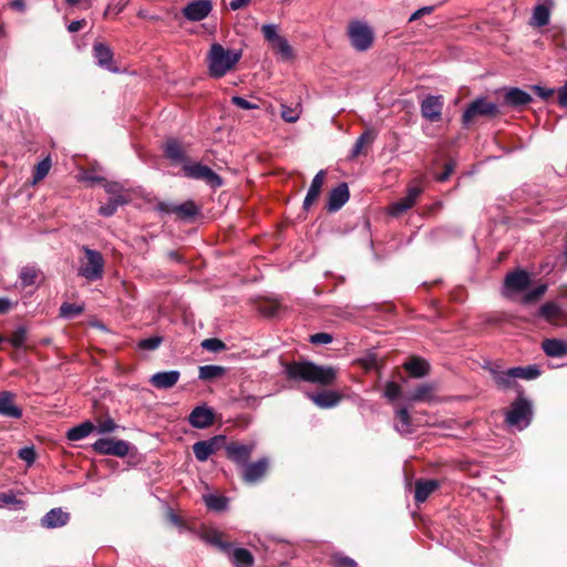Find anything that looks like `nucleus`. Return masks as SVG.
I'll use <instances>...</instances> for the list:
<instances>
[{
	"instance_id": "1",
	"label": "nucleus",
	"mask_w": 567,
	"mask_h": 567,
	"mask_svg": "<svg viewBox=\"0 0 567 567\" xmlns=\"http://www.w3.org/2000/svg\"><path fill=\"white\" fill-rule=\"evenodd\" d=\"M288 379L305 381L320 385H330L337 378V370L332 367L318 365L310 361H300L285 364Z\"/></svg>"
},
{
	"instance_id": "2",
	"label": "nucleus",
	"mask_w": 567,
	"mask_h": 567,
	"mask_svg": "<svg viewBox=\"0 0 567 567\" xmlns=\"http://www.w3.org/2000/svg\"><path fill=\"white\" fill-rule=\"evenodd\" d=\"M243 56L240 49H227L220 43H213L206 55L208 75L220 79L233 71Z\"/></svg>"
},
{
	"instance_id": "3",
	"label": "nucleus",
	"mask_w": 567,
	"mask_h": 567,
	"mask_svg": "<svg viewBox=\"0 0 567 567\" xmlns=\"http://www.w3.org/2000/svg\"><path fill=\"white\" fill-rule=\"evenodd\" d=\"M533 415L534 411L530 400L519 392L518 398L509 405L505 414V423L512 429L523 431L532 423Z\"/></svg>"
},
{
	"instance_id": "4",
	"label": "nucleus",
	"mask_w": 567,
	"mask_h": 567,
	"mask_svg": "<svg viewBox=\"0 0 567 567\" xmlns=\"http://www.w3.org/2000/svg\"><path fill=\"white\" fill-rule=\"evenodd\" d=\"M83 256L79 258L78 276L89 281L100 280L104 275V258L97 250L82 246Z\"/></svg>"
},
{
	"instance_id": "5",
	"label": "nucleus",
	"mask_w": 567,
	"mask_h": 567,
	"mask_svg": "<svg viewBox=\"0 0 567 567\" xmlns=\"http://www.w3.org/2000/svg\"><path fill=\"white\" fill-rule=\"evenodd\" d=\"M261 33L280 60L291 61L295 59V51L292 47L285 37L279 34V28L277 24H264L261 27Z\"/></svg>"
},
{
	"instance_id": "6",
	"label": "nucleus",
	"mask_w": 567,
	"mask_h": 567,
	"mask_svg": "<svg viewBox=\"0 0 567 567\" xmlns=\"http://www.w3.org/2000/svg\"><path fill=\"white\" fill-rule=\"evenodd\" d=\"M348 37L351 45L359 52L368 51L374 42L373 29L363 21H351L348 25Z\"/></svg>"
},
{
	"instance_id": "7",
	"label": "nucleus",
	"mask_w": 567,
	"mask_h": 567,
	"mask_svg": "<svg viewBox=\"0 0 567 567\" xmlns=\"http://www.w3.org/2000/svg\"><path fill=\"white\" fill-rule=\"evenodd\" d=\"M497 113L498 107L495 103L488 102L484 97H478L466 107L462 122L465 126H468L478 117H494Z\"/></svg>"
},
{
	"instance_id": "8",
	"label": "nucleus",
	"mask_w": 567,
	"mask_h": 567,
	"mask_svg": "<svg viewBox=\"0 0 567 567\" xmlns=\"http://www.w3.org/2000/svg\"><path fill=\"white\" fill-rule=\"evenodd\" d=\"M183 172L186 177L205 181L213 188H218L223 185V178L210 167L200 163L187 162L183 165Z\"/></svg>"
},
{
	"instance_id": "9",
	"label": "nucleus",
	"mask_w": 567,
	"mask_h": 567,
	"mask_svg": "<svg viewBox=\"0 0 567 567\" xmlns=\"http://www.w3.org/2000/svg\"><path fill=\"white\" fill-rule=\"evenodd\" d=\"M530 285V276L526 270L517 269L506 275L503 295L512 298L516 293L524 292Z\"/></svg>"
},
{
	"instance_id": "10",
	"label": "nucleus",
	"mask_w": 567,
	"mask_h": 567,
	"mask_svg": "<svg viewBox=\"0 0 567 567\" xmlns=\"http://www.w3.org/2000/svg\"><path fill=\"white\" fill-rule=\"evenodd\" d=\"M484 368L489 371L498 389L509 390L516 388V380L518 379L517 372H520L519 368L514 367L508 370H502L498 365L491 363H488Z\"/></svg>"
},
{
	"instance_id": "11",
	"label": "nucleus",
	"mask_w": 567,
	"mask_h": 567,
	"mask_svg": "<svg viewBox=\"0 0 567 567\" xmlns=\"http://www.w3.org/2000/svg\"><path fill=\"white\" fill-rule=\"evenodd\" d=\"M93 450L102 455H114L124 457L130 452V444L123 440H116L113 437L99 439L93 443Z\"/></svg>"
},
{
	"instance_id": "12",
	"label": "nucleus",
	"mask_w": 567,
	"mask_h": 567,
	"mask_svg": "<svg viewBox=\"0 0 567 567\" xmlns=\"http://www.w3.org/2000/svg\"><path fill=\"white\" fill-rule=\"evenodd\" d=\"M443 105L442 95H427L421 101V114L429 122H439L442 118Z\"/></svg>"
},
{
	"instance_id": "13",
	"label": "nucleus",
	"mask_w": 567,
	"mask_h": 567,
	"mask_svg": "<svg viewBox=\"0 0 567 567\" xmlns=\"http://www.w3.org/2000/svg\"><path fill=\"white\" fill-rule=\"evenodd\" d=\"M212 10L210 0H194L182 9V13L188 21L197 22L204 20Z\"/></svg>"
},
{
	"instance_id": "14",
	"label": "nucleus",
	"mask_w": 567,
	"mask_h": 567,
	"mask_svg": "<svg viewBox=\"0 0 567 567\" xmlns=\"http://www.w3.org/2000/svg\"><path fill=\"white\" fill-rule=\"evenodd\" d=\"M254 449H255L254 443H251V444L229 443V444H226V446H225L227 457L240 466L246 465Z\"/></svg>"
},
{
	"instance_id": "15",
	"label": "nucleus",
	"mask_w": 567,
	"mask_h": 567,
	"mask_svg": "<svg viewBox=\"0 0 567 567\" xmlns=\"http://www.w3.org/2000/svg\"><path fill=\"white\" fill-rule=\"evenodd\" d=\"M214 410L206 405L196 406L188 416L189 424L195 429L209 427L214 423Z\"/></svg>"
},
{
	"instance_id": "16",
	"label": "nucleus",
	"mask_w": 567,
	"mask_h": 567,
	"mask_svg": "<svg viewBox=\"0 0 567 567\" xmlns=\"http://www.w3.org/2000/svg\"><path fill=\"white\" fill-rule=\"evenodd\" d=\"M269 461L267 457L259 458L254 463H246L244 465L243 478L247 483H255L259 481L267 472Z\"/></svg>"
},
{
	"instance_id": "17",
	"label": "nucleus",
	"mask_w": 567,
	"mask_h": 567,
	"mask_svg": "<svg viewBox=\"0 0 567 567\" xmlns=\"http://www.w3.org/2000/svg\"><path fill=\"white\" fill-rule=\"evenodd\" d=\"M181 373L177 370L162 371L150 378V383L158 390L173 388L179 380Z\"/></svg>"
},
{
	"instance_id": "18",
	"label": "nucleus",
	"mask_w": 567,
	"mask_h": 567,
	"mask_svg": "<svg viewBox=\"0 0 567 567\" xmlns=\"http://www.w3.org/2000/svg\"><path fill=\"white\" fill-rule=\"evenodd\" d=\"M349 196V188L346 183H341L332 188L327 203L328 212L333 213L339 210L348 202Z\"/></svg>"
},
{
	"instance_id": "19",
	"label": "nucleus",
	"mask_w": 567,
	"mask_h": 567,
	"mask_svg": "<svg viewBox=\"0 0 567 567\" xmlns=\"http://www.w3.org/2000/svg\"><path fill=\"white\" fill-rule=\"evenodd\" d=\"M93 55L99 66L111 72H117V68L113 66V52L109 45L104 43H94Z\"/></svg>"
},
{
	"instance_id": "20",
	"label": "nucleus",
	"mask_w": 567,
	"mask_h": 567,
	"mask_svg": "<svg viewBox=\"0 0 567 567\" xmlns=\"http://www.w3.org/2000/svg\"><path fill=\"white\" fill-rule=\"evenodd\" d=\"M326 172L320 169L311 181L310 187L307 192V195L303 199L302 207L305 210H308L319 198L321 188L323 185Z\"/></svg>"
},
{
	"instance_id": "21",
	"label": "nucleus",
	"mask_w": 567,
	"mask_h": 567,
	"mask_svg": "<svg viewBox=\"0 0 567 567\" xmlns=\"http://www.w3.org/2000/svg\"><path fill=\"white\" fill-rule=\"evenodd\" d=\"M70 514L62 508L56 507L49 511L42 518L41 525L45 528L52 529L62 527L68 524Z\"/></svg>"
},
{
	"instance_id": "22",
	"label": "nucleus",
	"mask_w": 567,
	"mask_h": 567,
	"mask_svg": "<svg viewBox=\"0 0 567 567\" xmlns=\"http://www.w3.org/2000/svg\"><path fill=\"white\" fill-rule=\"evenodd\" d=\"M14 395L9 391L0 392V415L20 419L22 410L13 403Z\"/></svg>"
},
{
	"instance_id": "23",
	"label": "nucleus",
	"mask_w": 567,
	"mask_h": 567,
	"mask_svg": "<svg viewBox=\"0 0 567 567\" xmlns=\"http://www.w3.org/2000/svg\"><path fill=\"white\" fill-rule=\"evenodd\" d=\"M532 96L529 93L518 89L511 87L506 91L504 95V103L512 107H522L532 102Z\"/></svg>"
},
{
	"instance_id": "24",
	"label": "nucleus",
	"mask_w": 567,
	"mask_h": 567,
	"mask_svg": "<svg viewBox=\"0 0 567 567\" xmlns=\"http://www.w3.org/2000/svg\"><path fill=\"white\" fill-rule=\"evenodd\" d=\"M310 400L321 409H330L336 405L341 400V395L333 391H321L318 393H309Z\"/></svg>"
},
{
	"instance_id": "25",
	"label": "nucleus",
	"mask_w": 567,
	"mask_h": 567,
	"mask_svg": "<svg viewBox=\"0 0 567 567\" xmlns=\"http://www.w3.org/2000/svg\"><path fill=\"white\" fill-rule=\"evenodd\" d=\"M440 487L437 480H417L415 482L414 499L416 503H423L427 497Z\"/></svg>"
},
{
	"instance_id": "26",
	"label": "nucleus",
	"mask_w": 567,
	"mask_h": 567,
	"mask_svg": "<svg viewBox=\"0 0 567 567\" xmlns=\"http://www.w3.org/2000/svg\"><path fill=\"white\" fill-rule=\"evenodd\" d=\"M226 555L235 567H251L254 564V556L245 548H234L230 545V550L226 551Z\"/></svg>"
},
{
	"instance_id": "27",
	"label": "nucleus",
	"mask_w": 567,
	"mask_h": 567,
	"mask_svg": "<svg viewBox=\"0 0 567 567\" xmlns=\"http://www.w3.org/2000/svg\"><path fill=\"white\" fill-rule=\"evenodd\" d=\"M165 156L173 163L185 164L188 162L184 148L176 140H169L164 147Z\"/></svg>"
},
{
	"instance_id": "28",
	"label": "nucleus",
	"mask_w": 567,
	"mask_h": 567,
	"mask_svg": "<svg viewBox=\"0 0 567 567\" xmlns=\"http://www.w3.org/2000/svg\"><path fill=\"white\" fill-rule=\"evenodd\" d=\"M543 351L551 358H560L567 354V341L560 339H545L542 343Z\"/></svg>"
},
{
	"instance_id": "29",
	"label": "nucleus",
	"mask_w": 567,
	"mask_h": 567,
	"mask_svg": "<svg viewBox=\"0 0 567 567\" xmlns=\"http://www.w3.org/2000/svg\"><path fill=\"white\" fill-rule=\"evenodd\" d=\"M395 417V431L403 435L411 434L413 432L412 419L406 408H400L399 410H396Z\"/></svg>"
},
{
	"instance_id": "30",
	"label": "nucleus",
	"mask_w": 567,
	"mask_h": 567,
	"mask_svg": "<svg viewBox=\"0 0 567 567\" xmlns=\"http://www.w3.org/2000/svg\"><path fill=\"white\" fill-rule=\"evenodd\" d=\"M94 430L95 425L90 421H85L76 426L69 429L66 432V437L70 441H80L89 436Z\"/></svg>"
},
{
	"instance_id": "31",
	"label": "nucleus",
	"mask_w": 567,
	"mask_h": 567,
	"mask_svg": "<svg viewBox=\"0 0 567 567\" xmlns=\"http://www.w3.org/2000/svg\"><path fill=\"white\" fill-rule=\"evenodd\" d=\"M404 369L414 378L424 377L429 372V364L425 360L415 358L404 363Z\"/></svg>"
},
{
	"instance_id": "32",
	"label": "nucleus",
	"mask_w": 567,
	"mask_h": 567,
	"mask_svg": "<svg viewBox=\"0 0 567 567\" xmlns=\"http://www.w3.org/2000/svg\"><path fill=\"white\" fill-rule=\"evenodd\" d=\"M204 540L207 544H210L217 547L219 550L226 554V551L230 550V543L224 542L221 538V534L218 530H208L203 535Z\"/></svg>"
},
{
	"instance_id": "33",
	"label": "nucleus",
	"mask_w": 567,
	"mask_h": 567,
	"mask_svg": "<svg viewBox=\"0 0 567 567\" xmlns=\"http://www.w3.org/2000/svg\"><path fill=\"white\" fill-rule=\"evenodd\" d=\"M127 200L123 195H118L109 199V202L99 208V214L104 217H111L115 214L118 206L126 204Z\"/></svg>"
},
{
	"instance_id": "34",
	"label": "nucleus",
	"mask_w": 567,
	"mask_h": 567,
	"mask_svg": "<svg viewBox=\"0 0 567 567\" xmlns=\"http://www.w3.org/2000/svg\"><path fill=\"white\" fill-rule=\"evenodd\" d=\"M550 11L545 4H537L532 16V24L535 27H545L549 23Z\"/></svg>"
},
{
	"instance_id": "35",
	"label": "nucleus",
	"mask_w": 567,
	"mask_h": 567,
	"mask_svg": "<svg viewBox=\"0 0 567 567\" xmlns=\"http://www.w3.org/2000/svg\"><path fill=\"white\" fill-rule=\"evenodd\" d=\"M175 209L181 219H190L199 214V207L193 200L178 204Z\"/></svg>"
},
{
	"instance_id": "36",
	"label": "nucleus",
	"mask_w": 567,
	"mask_h": 567,
	"mask_svg": "<svg viewBox=\"0 0 567 567\" xmlns=\"http://www.w3.org/2000/svg\"><path fill=\"white\" fill-rule=\"evenodd\" d=\"M205 505L215 512H221L227 508L228 498L221 495L207 494L203 496Z\"/></svg>"
},
{
	"instance_id": "37",
	"label": "nucleus",
	"mask_w": 567,
	"mask_h": 567,
	"mask_svg": "<svg viewBox=\"0 0 567 567\" xmlns=\"http://www.w3.org/2000/svg\"><path fill=\"white\" fill-rule=\"evenodd\" d=\"M224 373H225V368H223L220 365H214V364L202 365V367H199L198 378L202 380H212V379L220 378L221 375H224Z\"/></svg>"
},
{
	"instance_id": "38",
	"label": "nucleus",
	"mask_w": 567,
	"mask_h": 567,
	"mask_svg": "<svg viewBox=\"0 0 567 567\" xmlns=\"http://www.w3.org/2000/svg\"><path fill=\"white\" fill-rule=\"evenodd\" d=\"M374 141V134L371 131L363 132L355 141L351 150V158L358 157L362 153V148L365 144H371Z\"/></svg>"
},
{
	"instance_id": "39",
	"label": "nucleus",
	"mask_w": 567,
	"mask_h": 567,
	"mask_svg": "<svg viewBox=\"0 0 567 567\" xmlns=\"http://www.w3.org/2000/svg\"><path fill=\"white\" fill-rule=\"evenodd\" d=\"M538 313L546 320H553L560 316L561 308L558 306V303L548 301L540 306Z\"/></svg>"
},
{
	"instance_id": "40",
	"label": "nucleus",
	"mask_w": 567,
	"mask_h": 567,
	"mask_svg": "<svg viewBox=\"0 0 567 567\" xmlns=\"http://www.w3.org/2000/svg\"><path fill=\"white\" fill-rule=\"evenodd\" d=\"M415 203L411 200L408 196H404L403 198H400L395 203H393L390 207V214L393 216H399L403 214L404 212L409 210L413 207Z\"/></svg>"
},
{
	"instance_id": "41",
	"label": "nucleus",
	"mask_w": 567,
	"mask_h": 567,
	"mask_svg": "<svg viewBox=\"0 0 567 567\" xmlns=\"http://www.w3.org/2000/svg\"><path fill=\"white\" fill-rule=\"evenodd\" d=\"M19 278L21 280L22 286H32L38 278V270L34 267L25 266L21 268L19 272Z\"/></svg>"
},
{
	"instance_id": "42",
	"label": "nucleus",
	"mask_w": 567,
	"mask_h": 567,
	"mask_svg": "<svg viewBox=\"0 0 567 567\" xmlns=\"http://www.w3.org/2000/svg\"><path fill=\"white\" fill-rule=\"evenodd\" d=\"M83 306L76 303L64 302L60 307V317L71 319L83 312Z\"/></svg>"
},
{
	"instance_id": "43",
	"label": "nucleus",
	"mask_w": 567,
	"mask_h": 567,
	"mask_svg": "<svg viewBox=\"0 0 567 567\" xmlns=\"http://www.w3.org/2000/svg\"><path fill=\"white\" fill-rule=\"evenodd\" d=\"M50 168V157H45L44 159L39 162L33 173V184H37L38 182L42 181L49 174Z\"/></svg>"
},
{
	"instance_id": "44",
	"label": "nucleus",
	"mask_w": 567,
	"mask_h": 567,
	"mask_svg": "<svg viewBox=\"0 0 567 567\" xmlns=\"http://www.w3.org/2000/svg\"><path fill=\"white\" fill-rule=\"evenodd\" d=\"M433 388L429 384H421L411 393L410 400L413 402L426 401L431 396Z\"/></svg>"
},
{
	"instance_id": "45",
	"label": "nucleus",
	"mask_w": 567,
	"mask_h": 567,
	"mask_svg": "<svg viewBox=\"0 0 567 567\" xmlns=\"http://www.w3.org/2000/svg\"><path fill=\"white\" fill-rule=\"evenodd\" d=\"M547 290V285H538L537 287L533 288L528 292H526L522 299L523 303H533L537 301L540 297L545 295Z\"/></svg>"
},
{
	"instance_id": "46",
	"label": "nucleus",
	"mask_w": 567,
	"mask_h": 567,
	"mask_svg": "<svg viewBox=\"0 0 567 567\" xmlns=\"http://www.w3.org/2000/svg\"><path fill=\"white\" fill-rule=\"evenodd\" d=\"M193 452H194L195 457L199 462H205L208 460V457L210 455H213V452L208 449L206 443H204L203 441H198V442L194 443Z\"/></svg>"
},
{
	"instance_id": "47",
	"label": "nucleus",
	"mask_w": 567,
	"mask_h": 567,
	"mask_svg": "<svg viewBox=\"0 0 567 567\" xmlns=\"http://www.w3.org/2000/svg\"><path fill=\"white\" fill-rule=\"evenodd\" d=\"M301 110L299 106L290 107L288 105H281V117L288 123H295L299 120Z\"/></svg>"
},
{
	"instance_id": "48",
	"label": "nucleus",
	"mask_w": 567,
	"mask_h": 567,
	"mask_svg": "<svg viewBox=\"0 0 567 567\" xmlns=\"http://www.w3.org/2000/svg\"><path fill=\"white\" fill-rule=\"evenodd\" d=\"M25 339L27 329L24 327H19L12 332L9 341L12 344V347H14L16 349H20L24 346Z\"/></svg>"
},
{
	"instance_id": "49",
	"label": "nucleus",
	"mask_w": 567,
	"mask_h": 567,
	"mask_svg": "<svg viewBox=\"0 0 567 567\" xmlns=\"http://www.w3.org/2000/svg\"><path fill=\"white\" fill-rule=\"evenodd\" d=\"M162 341L163 339L161 337L155 336L140 340L137 347L140 350L153 351L161 346Z\"/></svg>"
},
{
	"instance_id": "50",
	"label": "nucleus",
	"mask_w": 567,
	"mask_h": 567,
	"mask_svg": "<svg viewBox=\"0 0 567 567\" xmlns=\"http://www.w3.org/2000/svg\"><path fill=\"white\" fill-rule=\"evenodd\" d=\"M202 348L212 352H219L226 348L225 343L217 339V338H210L205 339L202 342Z\"/></svg>"
},
{
	"instance_id": "51",
	"label": "nucleus",
	"mask_w": 567,
	"mask_h": 567,
	"mask_svg": "<svg viewBox=\"0 0 567 567\" xmlns=\"http://www.w3.org/2000/svg\"><path fill=\"white\" fill-rule=\"evenodd\" d=\"M518 368L520 370V372H517L518 379L534 380L540 374V371L536 365H528L525 368L518 367Z\"/></svg>"
},
{
	"instance_id": "52",
	"label": "nucleus",
	"mask_w": 567,
	"mask_h": 567,
	"mask_svg": "<svg viewBox=\"0 0 567 567\" xmlns=\"http://www.w3.org/2000/svg\"><path fill=\"white\" fill-rule=\"evenodd\" d=\"M400 393H401V388L398 383H395L393 381L386 382L385 390H384L385 398L393 401L399 398Z\"/></svg>"
},
{
	"instance_id": "53",
	"label": "nucleus",
	"mask_w": 567,
	"mask_h": 567,
	"mask_svg": "<svg viewBox=\"0 0 567 567\" xmlns=\"http://www.w3.org/2000/svg\"><path fill=\"white\" fill-rule=\"evenodd\" d=\"M225 435H215L208 440H204L203 442L206 443L208 449L214 453H216L225 443Z\"/></svg>"
},
{
	"instance_id": "54",
	"label": "nucleus",
	"mask_w": 567,
	"mask_h": 567,
	"mask_svg": "<svg viewBox=\"0 0 567 567\" xmlns=\"http://www.w3.org/2000/svg\"><path fill=\"white\" fill-rule=\"evenodd\" d=\"M19 457L31 465L35 461V451L32 446H24L18 452Z\"/></svg>"
},
{
	"instance_id": "55",
	"label": "nucleus",
	"mask_w": 567,
	"mask_h": 567,
	"mask_svg": "<svg viewBox=\"0 0 567 567\" xmlns=\"http://www.w3.org/2000/svg\"><path fill=\"white\" fill-rule=\"evenodd\" d=\"M231 103L243 110H256L259 107L258 104L251 103L250 101L238 95L231 97Z\"/></svg>"
},
{
	"instance_id": "56",
	"label": "nucleus",
	"mask_w": 567,
	"mask_h": 567,
	"mask_svg": "<svg viewBox=\"0 0 567 567\" xmlns=\"http://www.w3.org/2000/svg\"><path fill=\"white\" fill-rule=\"evenodd\" d=\"M115 429H116V424L111 417L100 422L97 424V426H95V430L100 434L112 433Z\"/></svg>"
},
{
	"instance_id": "57",
	"label": "nucleus",
	"mask_w": 567,
	"mask_h": 567,
	"mask_svg": "<svg viewBox=\"0 0 567 567\" xmlns=\"http://www.w3.org/2000/svg\"><path fill=\"white\" fill-rule=\"evenodd\" d=\"M333 563L336 567H357L354 559L343 555H334Z\"/></svg>"
},
{
	"instance_id": "58",
	"label": "nucleus",
	"mask_w": 567,
	"mask_h": 567,
	"mask_svg": "<svg viewBox=\"0 0 567 567\" xmlns=\"http://www.w3.org/2000/svg\"><path fill=\"white\" fill-rule=\"evenodd\" d=\"M309 340L312 344H328L332 342V336L327 332H319L310 336Z\"/></svg>"
},
{
	"instance_id": "59",
	"label": "nucleus",
	"mask_w": 567,
	"mask_h": 567,
	"mask_svg": "<svg viewBox=\"0 0 567 567\" xmlns=\"http://www.w3.org/2000/svg\"><path fill=\"white\" fill-rule=\"evenodd\" d=\"M103 187L107 194L114 195L113 197L122 195L123 189H124L123 186L117 182H105L104 181Z\"/></svg>"
},
{
	"instance_id": "60",
	"label": "nucleus",
	"mask_w": 567,
	"mask_h": 567,
	"mask_svg": "<svg viewBox=\"0 0 567 567\" xmlns=\"http://www.w3.org/2000/svg\"><path fill=\"white\" fill-rule=\"evenodd\" d=\"M532 90L542 99V100H548L555 92L554 89L550 87H544L540 85H533Z\"/></svg>"
},
{
	"instance_id": "61",
	"label": "nucleus",
	"mask_w": 567,
	"mask_h": 567,
	"mask_svg": "<svg viewBox=\"0 0 567 567\" xmlns=\"http://www.w3.org/2000/svg\"><path fill=\"white\" fill-rule=\"evenodd\" d=\"M70 7H79L82 10H87L93 6V0H65Z\"/></svg>"
},
{
	"instance_id": "62",
	"label": "nucleus",
	"mask_w": 567,
	"mask_h": 567,
	"mask_svg": "<svg viewBox=\"0 0 567 567\" xmlns=\"http://www.w3.org/2000/svg\"><path fill=\"white\" fill-rule=\"evenodd\" d=\"M243 406L255 409L260 404V398L255 395H246L241 399Z\"/></svg>"
},
{
	"instance_id": "63",
	"label": "nucleus",
	"mask_w": 567,
	"mask_h": 567,
	"mask_svg": "<svg viewBox=\"0 0 567 567\" xmlns=\"http://www.w3.org/2000/svg\"><path fill=\"white\" fill-rule=\"evenodd\" d=\"M178 204L161 202L157 204V210L163 214H176V206Z\"/></svg>"
},
{
	"instance_id": "64",
	"label": "nucleus",
	"mask_w": 567,
	"mask_h": 567,
	"mask_svg": "<svg viewBox=\"0 0 567 567\" xmlns=\"http://www.w3.org/2000/svg\"><path fill=\"white\" fill-rule=\"evenodd\" d=\"M558 102L561 106L567 107V81L566 83L558 90Z\"/></svg>"
}]
</instances>
